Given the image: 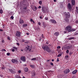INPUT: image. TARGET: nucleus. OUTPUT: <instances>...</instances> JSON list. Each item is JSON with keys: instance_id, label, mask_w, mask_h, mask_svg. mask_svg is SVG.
<instances>
[{"instance_id": "bf43d9fd", "label": "nucleus", "mask_w": 78, "mask_h": 78, "mask_svg": "<svg viewBox=\"0 0 78 78\" xmlns=\"http://www.w3.org/2000/svg\"><path fill=\"white\" fill-rule=\"evenodd\" d=\"M49 61H50V60H47V62H49Z\"/></svg>"}, {"instance_id": "ddd939ff", "label": "nucleus", "mask_w": 78, "mask_h": 78, "mask_svg": "<svg viewBox=\"0 0 78 78\" xmlns=\"http://www.w3.org/2000/svg\"><path fill=\"white\" fill-rule=\"evenodd\" d=\"M19 22L21 23V24H22V23H23V20L22 19L20 18V19Z\"/></svg>"}, {"instance_id": "58836bf2", "label": "nucleus", "mask_w": 78, "mask_h": 78, "mask_svg": "<svg viewBox=\"0 0 78 78\" xmlns=\"http://www.w3.org/2000/svg\"><path fill=\"white\" fill-rule=\"evenodd\" d=\"M2 51H6L5 50V49H2Z\"/></svg>"}, {"instance_id": "774afa93", "label": "nucleus", "mask_w": 78, "mask_h": 78, "mask_svg": "<svg viewBox=\"0 0 78 78\" xmlns=\"http://www.w3.org/2000/svg\"><path fill=\"white\" fill-rule=\"evenodd\" d=\"M76 23H78V21H76Z\"/></svg>"}, {"instance_id": "ea45409f", "label": "nucleus", "mask_w": 78, "mask_h": 78, "mask_svg": "<svg viewBox=\"0 0 78 78\" xmlns=\"http://www.w3.org/2000/svg\"><path fill=\"white\" fill-rule=\"evenodd\" d=\"M69 57V56L68 55H66V59H67V58H68V57Z\"/></svg>"}, {"instance_id": "4c0bfd02", "label": "nucleus", "mask_w": 78, "mask_h": 78, "mask_svg": "<svg viewBox=\"0 0 78 78\" xmlns=\"http://www.w3.org/2000/svg\"><path fill=\"white\" fill-rule=\"evenodd\" d=\"M11 19H14V16H12L11 17Z\"/></svg>"}, {"instance_id": "1a4fd4ad", "label": "nucleus", "mask_w": 78, "mask_h": 78, "mask_svg": "<svg viewBox=\"0 0 78 78\" xmlns=\"http://www.w3.org/2000/svg\"><path fill=\"white\" fill-rule=\"evenodd\" d=\"M32 75L33 77L36 75V72H35V71H34V70L32 71Z\"/></svg>"}, {"instance_id": "864d4df0", "label": "nucleus", "mask_w": 78, "mask_h": 78, "mask_svg": "<svg viewBox=\"0 0 78 78\" xmlns=\"http://www.w3.org/2000/svg\"><path fill=\"white\" fill-rule=\"evenodd\" d=\"M17 45H19L20 44L19 43H16Z\"/></svg>"}, {"instance_id": "393cba45", "label": "nucleus", "mask_w": 78, "mask_h": 78, "mask_svg": "<svg viewBox=\"0 0 78 78\" xmlns=\"http://www.w3.org/2000/svg\"><path fill=\"white\" fill-rule=\"evenodd\" d=\"M74 37H70L68 38L69 40H72V39H74Z\"/></svg>"}, {"instance_id": "7c9ffc66", "label": "nucleus", "mask_w": 78, "mask_h": 78, "mask_svg": "<svg viewBox=\"0 0 78 78\" xmlns=\"http://www.w3.org/2000/svg\"><path fill=\"white\" fill-rule=\"evenodd\" d=\"M57 56L58 57H60V56H61V54H58Z\"/></svg>"}, {"instance_id": "2f4dec72", "label": "nucleus", "mask_w": 78, "mask_h": 78, "mask_svg": "<svg viewBox=\"0 0 78 78\" xmlns=\"http://www.w3.org/2000/svg\"><path fill=\"white\" fill-rule=\"evenodd\" d=\"M13 48H14V49H16V50H17V48L16 47H13Z\"/></svg>"}, {"instance_id": "0eeeda50", "label": "nucleus", "mask_w": 78, "mask_h": 78, "mask_svg": "<svg viewBox=\"0 0 78 78\" xmlns=\"http://www.w3.org/2000/svg\"><path fill=\"white\" fill-rule=\"evenodd\" d=\"M72 48L71 46L69 45V46H67L64 47V50H67L69 49V48Z\"/></svg>"}, {"instance_id": "c756f323", "label": "nucleus", "mask_w": 78, "mask_h": 78, "mask_svg": "<svg viewBox=\"0 0 78 78\" xmlns=\"http://www.w3.org/2000/svg\"><path fill=\"white\" fill-rule=\"evenodd\" d=\"M0 13L2 14L3 13V10L2 9L0 10Z\"/></svg>"}, {"instance_id": "4468645a", "label": "nucleus", "mask_w": 78, "mask_h": 78, "mask_svg": "<svg viewBox=\"0 0 78 78\" xmlns=\"http://www.w3.org/2000/svg\"><path fill=\"white\" fill-rule=\"evenodd\" d=\"M27 7H24L23 8V9H22L21 10V11L22 12H23V13L24 12H26V11H25V9H27Z\"/></svg>"}, {"instance_id": "f3484780", "label": "nucleus", "mask_w": 78, "mask_h": 78, "mask_svg": "<svg viewBox=\"0 0 78 78\" xmlns=\"http://www.w3.org/2000/svg\"><path fill=\"white\" fill-rule=\"evenodd\" d=\"M25 72H27L28 71V69L27 68H25L24 69Z\"/></svg>"}, {"instance_id": "0e129e2a", "label": "nucleus", "mask_w": 78, "mask_h": 78, "mask_svg": "<svg viewBox=\"0 0 78 78\" xmlns=\"http://www.w3.org/2000/svg\"><path fill=\"white\" fill-rule=\"evenodd\" d=\"M26 34H27V35H29V33H27Z\"/></svg>"}, {"instance_id": "c03bdc74", "label": "nucleus", "mask_w": 78, "mask_h": 78, "mask_svg": "<svg viewBox=\"0 0 78 78\" xmlns=\"http://www.w3.org/2000/svg\"><path fill=\"white\" fill-rule=\"evenodd\" d=\"M12 51H15V49H12Z\"/></svg>"}, {"instance_id": "37998d69", "label": "nucleus", "mask_w": 78, "mask_h": 78, "mask_svg": "<svg viewBox=\"0 0 78 78\" xmlns=\"http://www.w3.org/2000/svg\"><path fill=\"white\" fill-rule=\"evenodd\" d=\"M45 20H48V18L47 17H45Z\"/></svg>"}, {"instance_id": "72a5a7b5", "label": "nucleus", "mask_w": 78, "mask_h": 78, "mask_svg": "<svg viewBox=\"0 0 78 78\" xmlns=\"http://www.w3.org/2000/svg\"><path fill=\"white\" fill-rule=\"evenodd\" d=\"M69 50H66V53H69Z\"/></svg>"}, {"instance_id": "f257e3e1", "label": "nucleus", "mask_w": 78, "mask_h": 78, "mask_svg": "<svg viewBox=\"0 0 78 78\" xmlns=\"http://www.w3.org/2000/svg\"><path fill=\"white\" fill-rule=\"evenodd\" d=\"M72 27L70 25L66 27V31H67L68 33H70L72 31H74L76 30L75 29H72Z\"/></svg>"}, {"instance_id": "4d7b16f0", "label": "nucleus", "mask_w": 78, "mask_h": 78, "mask_svg": "<svg viewBox=\"0 0 78 78\" xmlns=\"http://www.w3.org/2000/svg\"><path fill=\"white\" fill-rule=\"evenodd\" d=\"M30 22H33V19H31L30 20Z\"/></svg>"}, {"instance_id": "4be33fe9", "label": "nucleus", "mask_w": 78, "mask_h": 78, "mask_svg": "<svg viewBox=\"0 0 78 78\" xmlns=\"http://www.w3.org/2000/svg\"><path fill=\"white\" fill-rule=\"evenodd\" d=\"M16 78H21L20 76L19 75H16Z\"/></svg>"}, {"instance_id": "f704fd0d", "label": "nucleus", "mask_w": 78, "mask_h": 78, "mask_svg": "<svg viewBox=\"0 0 78 78\" xmlns=\"http://www.w3.org/2000/svg\"><path fill=\"white\" fill-rule=\"evenodd\" d=\"M42 11H43V12H45V10H44V8H43L42 9Z\"/></svg>"}, {"instance_id": "f8f14e48", "label": "nucleus", "mask_w": 78, "mask_h": 78, "mask_svg": "<svg viewBox=\"0 0 78 78\" xmlns=\"http://www.w3.org/2000/svg\"><path fill=\"white\" fill-rule=\"evenodd\" d=\"M71 3L72 5H75V0H71Z\"/></svg>"}, {"instance_id": "9b49d317", "label": "nucleus", "mask_w": 78, "mask_h": 78, "mask_svg": "<svg viewBox=\"0 0 78 78\" xmlns=\"http://www.w3.org/2000/svg\"><path fill=\"white\" fill-rule=\"evenodd\" d=\"M68 8L69 10H71L72 9V5H71L69 3L68 4Z\"/></svg>"}, {"instance_id": "6ab92c4d", "label": "nucleus", "mask_w": 78, "mask_h": 78, "mask_svg": "<svg viewBox=\"0 0 78 78\" xmlns=\"http://www.w3.org/2000/svg\"><path fill=\"white\" fill-rule=\"evenodd\" d=\"M76 12L77 13H78V7H76Z\"/></svg>"}, {"instance_id": "e433bc0d", "label": "nucleus", "mask_w": 78, "mask_h": 78, "mask_svg": "<svg viewBox=\"0 0 78 78\" xmlns=\"http://www.w3.org/2000/svg\"><path fill=\"white\" fill-rule=\"evenodd\" d=\"M7 55H8V56H9V55H10V53H7Z\"/></svg>"}, {"instance_id": "a211bd4d", "label": "nucleus", "mask_w": 78, "mask_h": 78, "mask_svg": "<svg viewBox=\"0 0 78 78\" xmlns=\"http://www.w3.org/2000/svg\"><path fill=\"white\" fill-rule=\"evenodd\" d=\"M77 70H74L73 72V74H75V73H76V72H77Z\"/></svg>"}, {"instance_id": "a19ab883", "label": "nucleus", "mask_w": 78, "mask_h": 78, "mask_svg": "<svg viewBox=\"0 0 78 78\" xmlns=\"http://www.w3.org/2000/svg\"><path fill=\"white\" fill-rule=\"evenodd\" d=\"M57 61L58 62V61H59V58H58L57 59Z\"/></svg>"}, {"instance_id": "79ce46f5", "label": "nucleus", "mask_w": 78, "mask_h": 78, "mask_svg": "<svg viewBox=\"0 0 78 78\" xmlns=\"http://www.w3.org/2000/svg\"><path fill=\"white\" fill-rule=\"evenodd\" d=\"M51 66H53V63H52V62H51Z\"/></svg>"}, {"instance_id": "c9c22d12", "label": "nucleus", "mask_w": 78, "mask_h": 78, "mask_svg": "<svg viewBox=\"0 0 78 78\" xmlns=\"http://www.w3.org/2000/svg\"><path fill=\"white\" fill-rule=\"evenodd\" d=\"M39 4H42V1H40L39 2Z\"/></svg>"}, {"instance_id": "dca6fc26", "label": "nucleus", "mask_w": 78, "mask_h": 78, "mask_svg": "<svg viewBox=\"0 0 78 78\" xmlns=\"http://www.w3.org/2000/svg\"><path fill=\"white\" fill-rule=\"evenodd\" d=\"M43 26L44 27H47V24L44 23V22H43Z\"/></svg>"}, {"instance_id": "6e6552de", "label": "nucleus", "mask_w": 78, "mask_h": 78, "mask_svg": "<svg viewBox=\"0 0 78 78\" xmlns=\"http://www.w3.org/2000/svg\"><path fill=\"white\" fill-rule=\"evenodd\" d=\"M69 72H70V70L69 69H66L64 72V73L65 74H67V73H68Z\"/></svg>"}, {"instance_id": "5701e85b", "label": "nucleus", "mask_w": 78, "mask_h": 78, "mask_svg": "<svg viewBox=\"0 0 78 78\" xmlns=\"http://www.w3.org/2000/svg\"><path fill=\"white\" fill-rule=\"evenodd\" d=\"M30 66L32 68H34V67H35L34 65H30Z\"/></svg>"}, {"instance_id": "c85d7f7f", "label": "nucleus", "mask_w": 78, "mask_h": 78, "mask_svg": "<svg viewBox=\"0 0 78 78\" xmlns=\"http://www.w3.org/2000/svg\"><path fill=\"white\" fill-rule=\"evenodd\" d=\"M14 62H18V61H17V60L16 59H14Z\"/></svg>"}, {"instance_id": "bb28decb", "label": "nucleus", "mask_w": 78, "mask_h": 78, "mask_svg": "<svg viewBox=\"0 0 78 78\" xmlns=\"http://www.w3.org/2000/svg\"><path fill=\"white\" fill-rule=\"evenodd\" d=\"M11 61L12 62H13V63H14V59H12L11 60Z\"/></svg>"}, {"instance_id": "f03ea898", "label": "nucleus", "mask_w": 78, "mask_h": 78, "mask_svg": "<svg viewBox=\"0 0 78 78\" xmlns=\"http://www.w3.org/2000/svg\"><path fill=\"white\" fill-rule=\"evenodd\" d=\"M64 15L65 16L66 18L65 19V20L66 22H68L69 21V19H68V17H70V12H68L67 13L66 12H64Z\"/></svg>"}, {"instance_id": "cd10ccee", "label": "nucleus", "mask_w": 78, "mask_h": 78, "mask_svg": "<svg viewBox=\"0 0 78 78\" xmlns=\"http://www.w3.org/2000/svg\"><path fill=\"white\" fill-rule=\"evenodd\" d=\"M64 32L65 33H66V34L69 33V32H68V31L67 30H66V31H64Z\"/></svg>"}, {"instance_id": "8fccbe9b", "label": "nucleus", "mask_w": 78, "mask_h": 78, "mask_svg": "<svg viewBox=\"0 0 78 78\" xmlns=\"http://www.w3.org/2000/svg\"><path fill=\"white\" fill-rule=\"evenodd\" d=\"M34 11H36V9H34L33 8L32 9Z\"/></svg>"}, {"instance_id": "412c9836", "label": "nucleus", "mask_w": 78, "mask_h": 78, "mask_svg": "<svg viewBox=\"0 0 78 78\" xmlns=\"http://www.w3.org/2000/svg\"><path fill=\"white\" fill-rule=\"evenodd\" d=\"M9 71H10V72L12 73H14V71H13V70H12V69H9Z\"/></svg>"}, {"instance_id": "de8ad7c7", "label": "nucleus", "mask_w": 78, "mask_h": 78, "mask_svg": "<svg viewBox=\"0 0 78 78\" xmlns=\"http://www.w3.org/2000/svg\"><path fill=\"white\" fill-rule=\"evenodd\" d=\"M18 73H21V71H20V70H19V71H18Z\"/></svg>"}, {"instance_id": "2eb2a0df", "label": "nucleus", "mask_w": 78, "mask_h": 78, "mask_svg": "<svg viewBox=\"0 0 78 78\" xmlns=\"http://www.w3.org/2000/svg\"><path fill=\"white\" fill-rule=\"evenodd\" d=\"M59 34V33L58 32H55V35L56 36H58Z\"/></svg>"}, {"instance_id": "3c124183", "label": "nucleus", "mask_w": 78, "mask_h": 78, "mask_svg": "<svg viewBox=\"0 0 78 78\" xmlns=\"http://www.w3.org/2000/svg\"><path fill=\"white\" fill-rule=\"evenodd\" d=\"M72 52H69V55H72Z\"/></svg>"}, {"instance_id": "a18cd8bd", "label": "nucleus", "mask_w": 78, "mask_h": 78, "mask_svg": "<svg viewBox=\"0 0 78 78\" xmlns=\"http://www.w3.org/2000/svg\"><path fill=\"white\" fill-rule=\"evenodd\" d=\"M34 8L35 9V10H36V9H37V7H36L35 6L34 7Z\"/></svg>"}, {"instance_id": "b1692460", "label": "nucleus", "mask_w": 78, "mask_h": 78, "mask_svg": "<svg viewBox=\"0 0 78 78\" xmlns=\"http://www.w3.org/2000/svg\"><path fill=\"white\" fill-rule=\"evenodd\" d=\"M27 26V24H24L23 25V27H26Z\"/></svg>"}, {"instance_id": "5fc2aeb1", "label": "nucleus", "mask_w": 78, "mask_h": 78, "mask_svg": "<svg viewBox=\"0 0 78 78\" xmlns=\"http://www.w3.org/2000/svg\"><path fill=\"white\" fill-rule=\"evenodd\" d=\"M41 36H42V37H43V38H44V34H42L41 35Z\"/></svg>"}, {"instance_id": "9d476101", "label": "nucleus", "mask_w": 78, "mask_h": 78, "mask_svg": "<svg viewBox=\"0 0 78 78\" xmlns=\"http://www.w3.org/2000/svg\"><path fill=\"white\" fill-rule=\"evenodd\" d=\"M49 22H51V23H56V21H55L54 20L51 19L49 21Z\"/></svg>"}, {"instance_id": "e2e57ef3", "label": "nucleus", "mask_w": 78, "mask_h": 78, "mask_svg": "<svg viewBox=\"0 0 78 78\" xmlns=\"http://www.w3.org/2000/svg\"><path fill=\"white\" fill-rule=\"evenodd\" d=\"M40 19H42V16H40Z\"/></svg>"}, {"instance_id": "423d86ee", "label": "nucleus", "mask_w": 78, "mask_h": 78, "mask_svg": "<svg viewBox=\"0 0 78 78\" xmlns=\"http://www.w3.org/2000/svg\"><path fill=\"white\" fill-rule=\"evenodd\" d=\"M20 59L21 61H23V62H25L26 61V59H25V57L22 56L21 57Z\"/></svg>"}, {"instance_id": "6e6d98bb", "label": "nucleus", "mask_w": 78, "mask_h": 78, "mask_svg": "<svg viewBox=\"0 0 78 78\" xmlns=\"http://www.w3.org/2000/svg\"><path fill=\"white\" fill-rule=\"evenodd\" d=\"M38 8H39V9L41 8V6H39L38 7Z\"/></svg>"}, {"instance_id": "09e8293b", "label": "nucleus", "mask_w": 78, "mask_h": 78, "mask_svg": "<svg viewBox=\"0 0 78 78\" xmlns=\"http://www.w3.org/2000/svg\"><path fill=\"white\" fill-rule=\"evenodd\" d=\"M61 48V47H60V46H58V47H57L58 48Z\"/></svg>"}, {"instance_id": "69168bd1", "label": "nucleus", "mask_w": 78, "mask_h": 78, "mask_svg": "<svg viewBox=\"0 0 78 78\" xmlns=\"http://www.w3.org/2000/svg\"><path fill=\"white\" fill-rule=\"evenodd\" d=\"M52 62H53V61H54V59H52Z\"/></svg>"}, {"instance_id": "338daca9", "label": "nucleus", "mask_w": 78, "mask_h": 78, "mask_svg": "<svg viewBox=\"0 0 78 78\" xmlns=\"http://www.w3.org/2000/svg\"><path fill=\"white\" fill-rule=\"evenodd\" d=\"M22 42H24V41H25V40H22Z\"/></svg>"}, {"instance_id": "603ef678", "label": "nucleus", "mask_w": 78, "mask_h": 78, "mask_svg": "<svg viewBox=\"0 0 78 78\" xmlns=\"http://www.w3.org/2000/svg\"><path fill=\"white\" fill-rule=\"evenodd\" d=\"M48 72L49 73H51V72H52L51 71H48Z\"/></svg>"}, {"instance_id": "473e14b6", "label": "nucleus", "mask_w": 78, "mask_h": 78, "mask_svg": "<svg viewBox=\"0 0 78 78\" xmlns=\"http://www.w3.org/2000/svg\"><path fill=\"white\" fill-rule=\"evenodd\" d=\"M7 38H8V40H9V41H10V40H11V39H10V37H8Z\"/></svg>"}, {"instance_id": "aec40b11", "label": "nucleus", "mask_w": 78, "mask_h": 78, "mask_svg": "<svg viewBox=\"0 0 78 78\" xmlns=\"http://www.w3.org/2000/svg\"><path fill=\"white\" fill-rule=\"evenodd\" d=\"M31 60L32 61H36V58H33L31 59Z\"/></svg>"}, {"instance_id": "39448f33", "label": "nucleus", "mask_w": 78, "mask_h": 78, "mask_svg": "<svg viewBox=\"0 0 78 78\" xmlns=\"http://www.w3.org/2000/svg\"><path fill=\"white\" fill-rule=\"evenodd\" d=\"M21 34V33H20V32L19 31H17L16 33V36L17 37H20Z\"/></svg>"}, {"instance_id": "052dcab7", "label": "nucleus", "mask_w": 78, "mask_h": 78, "mask_svg": "<svg viewBox=\"0 0 78 78\" xmlns=\"http://www.w3.org/2000/svg\"><path fill=\"white\" fill-rule=\"evenodd\" d=\"M25 43H26V44H28V41H26L25 42Z\"/></svg>"}, {"instance_id": "20e7f679", "label": "nucleus", "mask_w": 78, "mask_h": 78, "mask_svg": "<svg viewBox=\"0 0 78 78\" xmlns=\"http://www.w3.org/2000/svg\"><path fill=\"white\" fill-rule=\"evenodd\" d=\"M33 48L32 46L30 47V46H27L26 47V48L25 49V51H31V49Z\"/></svg>"}, {"instance_id": "a878e982", "label": "nucleus", "mask_w": 78, "mask_h": 78, "mask_svg": "<svg viewBox=\"0 0 78 78\" xmlns=\"http://www.w3.org/2000/svg\"><path fill=\"white\" fill-rule=\"evenodd\" d=\"M78 34V31H77L76 32H75L74 34L75 35H76V34Z\"/></svg>"}, {"instance_id": "7ed1b4c3", "label": "nucleus", "mask_w": 78, "mask_h": 78, "mask_svg": "<svg viewBox=\"0 0 78 78\" xmlns=\"http://www.w3.org/2000/svg\"><path fill=\"white\" fill-rule=\"evenodd\" d=\"M42 48L44 50H46V51H47V52H51V51L50 50V48L48 47L46 45L45 46H43L42 47Z\"/></svg>"}, {"instance_id": "49530a36", "label": "nucleus", "mask_w": 78, "mask_h": 78, "mask_svg": "<svg viewBox=\"0 0 78 78\" xmlns=\"http://www.w3.org/2000/svg\"><path fill=\"white\" fill-rule=\"evenodd\" d=\"M41 22H39L38 23V25H41Z\"/></svg>"}, {"instance_id": "13d9d810", "label": "nucleus", "mask_w": 78, "mask_h": 78, "mask_svg": "<svg viewBox=\"0 0 78 78\" xmlns=\"http://www.w3.org/2000/svg\"><path fill=\"white\" fill-rule=\"evenodd\" d=\"M0 31H3V30L2 29H0Z\"/></svg>"}, {"instance_id": "680f3d73", "label": "nucleus", "mask_w": 78, "mask_h": 78, "mask_svg": "<svg viewBox=\"0 0 78 78\" xmlns=\"http://www.w3.org/2000/svg\"><path fill=\"white\" fill-rule=\"evenodd\" d=\"M23 49H21L20 50V51H23Z\"/></svg>"}]
</instances>
